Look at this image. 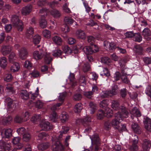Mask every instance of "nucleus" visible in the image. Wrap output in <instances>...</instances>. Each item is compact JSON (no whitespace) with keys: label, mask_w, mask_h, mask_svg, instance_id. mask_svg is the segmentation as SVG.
<instances>
[{"label":"nucleus","mask_w":151,"mask_h":151,"mask_svg":"<svg viewBox=\"0 0 151 151\" xmlns=\"http://www.w3.org/2000/svg\"><path fill=\"white\" fill-rule=\"evenodd\" d=\"M122 113L117 112L115 114V119H113L111 122L112 126L115 129H119L120 122L123 120V117L126 118L128 116L129 113L125 107H122Z\"/></svg>","instance_id":"f257e3e1"},{"label":"nucleus","mask_w":151,"mask_h":151,"mask_svg":"<svg viewBox=\"0 0 151 151\" xmlns=\"http://www.w3.org/2000/svg\"><path fill=\"white\" fill-rule=\"evenodd\" d=\"M33 56L36 60L40 59L44 56L45 63L47 64L49 63L52 60L49 54L42 49H40L39 51H35L33 53Z\"/></svg>","instance_id":"f03ea898"},{"label":"nucleus","mask_w":151,"mask_h":151,"mask_svg":"<svg viewBox=\"0 0 151 151\" xmlns=\"http://www.w3.org/2000/svg\"><path fill=\"white\" fill-rule=\"evenodd\" d=\"M11 20L12 24L17 28L19 31H21L23 30V24L22 21L19 19L18 16L15 15L12 16Z\"/></svg>","instance_id":"7ed1b4c3"},{"label":"nucleus","mask_w":151,"mask_h":151,"mask_svg":"<svg viewBox=\"0 0 151 151\" xmlns=\"http://www.w3.org/2000/svg\"><path fill=\"white\" fill-rule=\"evenodd\" d=\"M89 136L92 144V146L90 147L91 149L92 150L94 146L95 149V151H97L98 149V146L100 143V139L99 135L97 134H95L93 135Z\"/></svg>","instance_id":"20e7f679"},{"label":"nucleus","mask_w":151,"mask_h":151,"mask_svg":"<svg viewBox=\"0 0 151 151\" xmlns=\"http://www.w3.org/2000/svg\"><path fill=\"white\" fill-rule=\"evenodd\" d=\"M53 144L52 150V151H63L64 148L59 140L56 141L54 138L52 139Z\"/></svg>","instance_id":"39448f33"},{"label":"nucleus","mask_w":151,"mask_h":151,"mask_svg":"<svg viewBox=\"0 0 151 151\" xmlns=\"http://www.w3.org/2000/svg\"><path fill=\"white\" fill-rule=\"evenodd\" d=\"M40 126L43 130H49L52 128L51 124L45 120L41 121L40 124Z\"/></svg>","instance_id":"423d86ee"},{"label":"nucleus","mask_w":151,"mask_h":151,"mask_svg":"<svg viewBox=\"0 0 151 151\" xmlns=\"http://www.w3.org/2000/svg\"><path fill=\"white\" fill-rule=\"evenodd\" d=\"M111 107L115 110L118 111L120 110L121 112L120 111L119 112H120V114H121L122 112V107H124V106H120L119 103L118 101L113 100L111 102ZM124 107H125L124 106Z\"/></svg>","instance_id":"0eeeda50"},{"label":"nucleus","mask_w":151,"mask_h":151,"mask_svg":"<svg viewBox=\"0 0 151 151\" xmlns=\"http://www.w3.org/2000/svg\"><path fill=\"white\" fill-rule=\"evenodd\" d=\"M134 137V139L133 140V144L129 147V149L130 151H137L138 149V147L136 145L138 142V137L135 134Z\"/></svg>","instance_id":"6e6552de"},{"label":"nucleus","mask_w":151,"mask_h":151,"mask_svg":"<svg viewBox=\"0 0 151 151\" xmlns=\"http://www.w3.org/2000/svg\"><path fill=\"white\" fill-rule=\"evenodd\" d=\"M11 143H6L3 141H0V151L2 149L4 151H9L10 149Z\"/></svg>","instance_id":"1a4fd4ad"},{"label":"nucleus","mask_w":151,"mask_h":151,"mask_svg":"<svg viewBox=\"0 0 151 151\" xmlns=\"http://www.w3.org/2000/svg\"><path fill=\"white\" fill-rule=\"evenodd\" d=\"M12 47L10 45H3L1 47V51L2 55L6 56L12 51Z\"/></svg>","instance_id":"9d476101"},{"label":"nucleus","mask_w":151,"mask_h":151,"mask_svg":"<svg viewBox=\"0 0 151 151\" xmlns=\"http://www.w3.org/2000/svg\"><path fill=\"white\" fill-rule=\"evenodd\" d=\"M142 35L144 39L147 41L150 40L151 38L149 37L151 36V31L148 28H145L142 32Z\"/></svg>","instance_id":"9b49d317"},{"label":"nucleus","mask_w":151,"mask_h":151,"mask_svg":"<svg viewBox=\"0 0 151 151\" xmlns=\"http://www.w3.org/2000/svg\"><path fill=\"white\" fill-rule=\"evenodd\" d=\"M63 130L62 131H60L58 133V135L56 136L55 137H53V139L54 138L56 141L59 140V141H60V139L62 138L63 136V134L67 133L69 129V128L68 127H63Z\"/></svg>","instance_id":"f8f14e48"},{"label":"nucleus","mask_w":151,"mask_h":151,"mask_svg":"<svg viewBox=\"0 0 151 151\" xmlns=\"http://www.w3.org/2000/svg\"><path fill=\"white\" fill-rule=\"evenodd\" d=\"M75 36L79 39L85 40L86 37V34L81 29H78L76 31Z\"/></svg>","instance_id":"ddd939ff"},{"label":"nucleus","mask_w":151,"mask_h":151,"mask_svg":"<svg viewBox=\"0 0 151 151\" xmlns=\"http://www.w3.org/2000/svg\"><path fill=\"white\" fill-rule=\"evenodd\" d=\"M104 45L105 47L110 50H113L116 48V45L113 42H110L105 41L104 42Z\"/></svg>","instance_id":"4468645a"},{"label":"nucleus","mask_w":151,"mask_h":151,"mask_svg":"<svg viewBox=\"0 0 151 151\" xmlns=\"http://www.w3.org/2000/svg\"><path fill=\"white\" fill-rule=\"evenodd\" d=\"M32 6L30 4H29L23 7L22 9L21 12L22 14L24 15L29 14L31 12Z\"/></svg>","instance_id":"2eb2a0df"},{"label":"nucleus","mask_w":151,"mask_h":151,"mask_svg":"<svg viewBox=\"0 0 151 151\" xmlns=\"http://www.w3.org/2000/svg\"><path fill=\"white\" fill-rule=\"evenodd\" d=\"M52 40L54 44L58 46L62 45L63 40L62 38L58 35H55L52 38Z\"/></svg>","instance_id":"dca6fc26"},{"label":"nucleus","mask_w":151,"mask_h":151,"mask_svg":"<svg viewBox=\"0 0 151 151\" xmlns=\"http://www.w3.org/2000/svg\"><path fill=\"white\" fill-rule=\"evenodd\" d=\"M19 55L22 59H25L27 58L28 53L27 49L25 48H22L19 51Z\"/></svg>","instance_id":"f3484780"},{"label":"nucleus","mask_w":151,"mask_h":151,"mask_svg":"<svg viewBox=\"0 0 151 151\" xmlns=\"http://www.w3.org/2000/svg\"><path fill=\"white\" fill-rule=\"evenodd\" d=\"M150 141L145 139L142 145V148L143 151H149L150 147Z\"/></svg>","instance_id":"a211bd4d"},{"label":"nucleus","mask_w":151,"mask_h":151,"mask_svg":"<svg viewBox=\"0 0 151 151\" xmlns=\"http://www.w3.org/2000/svg\"><path fill=\"white\" fill-rule=\"evenodd\" d=\"M20 96L23 100H27L29 98V93L27 90H22L20 92Z\"/></svg>","instance_id":"6ab92c4d"},{"label":"nucleus","mask_w":151,"mask_h":151,"mask_svg":"<svg viewBox=\"0 0 151 151\" xmlns=\"http://www.w3.org/2000/svg\"><path fill=\"white\" fill-rule=\"evenodd\" d=\"M145 127L148 131L151 132V119L146 118L144 121Z\"/></svg>","instance_id":"aec40b11"},{"label":"nucleus","mask_w":151,"mask_h":151,"mask_svg":"<svg viewBox=\"0 0 151 151\" xmlns=\"http://www.w3.org/2000/svg\"><path fill=\"white\" fill-rule=\"evenodd\" d=\"M34 29L32 27H29L27 28L26 32V36L28 39L32 38L34 33Z\"/></svg>","instance_id":"412c9836"},{"label":"nucleus","mask_w":151,"mask_h":151,"mask_svg":"<svg viewBox=\"0 0 151 151\" xmlns=\"http://www.w3.org/2000/svg\"><path fill=\"white\" fill-rule=\"evenodd\" d=\"M12 130L11 129H7L5 130L4 132H1V134L3 137L8 138L12 136Z\"/></svg>","instance_id":"4be33fe9"},{"label":"nucleus","mask_w":151,"mask_h":151,"mask_svg":"<svg viewBox=\"0 0 151 151\" xmlns=\"http://www.w3.org/2000/svg\"><path fill=\"white\" fill-rule=\"evenodd\" d=\"M91 118L87 117L84 119H78L77 120V122H81V123L83 124L84 126H88L91 122Z\"/></svg>","instance_id":"5701e85b"},{"label":"nucleus","mask_w":151,"mask_h":151,"mask_svg":"<svg viewBox=\"0 0 151 151\" xmlns=\"http://www.w3.org/2000/svg\"><path fill=\"white\" fill-rule=\"evenodd\" d=\"M89 106L90 113L92 114H93L97 109L96 104L93 102L90 101L89 103Z\"/></svg>","instance_id":"b1692460"},{"label":"nucleus","mask_w":151,"mask_h":151,"mask_svg":"<svg viewBox=\"0 0 151 151\" xmlns=\"http://www.w3.org/2000/svg\"><path fill=\"white\" fill-rule=\"evenodd\" d=\"M12 63L13 65L11 66L10 68V71L13 72L18 71L20 68V66L19 63L17 62Z\"/></svg>","instance_id":"393cba45"},{"label":"nucleus","mask_w":151,"mask_h":151,"mask_svg":"<svg viewBox=\"0 0 151 151\" xmlns=\"http://www.w3.org/2000/svg\"><path fill=\"white\" fill-rule=\"evenodd\" d=\"M12 120V118L10 116L4 117L2 119V122L3 124L7 125L10 124Z\"/></svg>","instance_id":"a878e982"},{"label":"nucleus","mask_w":151,"mask_h":151,"mask_svg":"<svg viewBox=\"0 0 151 151\" xmlns=\"http://www.w3.org/2000/svg\"><path fill=\"white\" fill-rule=\"evenodd\" d=\"M60 118L62 122H65L68 120L69 116L66 112H63L60 115Z\"/></svg>","instance_id":"bb28decb"},{"label":"nucleus","mask_w":151,"mask_h":151,"mask_svg":"<svg viewBox=\"0 0 151 151\" xmlns=\"http://www.w3.org/2000/svg\"><path fill=\"white\" fill-rule=\"evenodd\" d=\"M16 57L15 53L12 52L9 55L8 60L9 63H14L16 62Z\"/></svg>","instance_id":"cd10ccee"},{"label":"nucleus","mask_w":151,"mask_h":151,"mask_svg":"<svg viewBox=\"0 0 151 151\" xmlns=\"http://www.w3.org/2000/svg\"><path fill=\"white\" fill-rule=\"evenodd\" d=\"M105 116L107 118L111 117L113 115V111L110 108L106 107L105 109Z\"/></svg>","instance_id":"c85d7f7f"},{"label":"nucleus","mask_w":151,"mask_h":151,"mask_svg":"<svg viewBox=\"0 0 151 151\" xmlns=\"http://www.w3.org/2000/svg\"><path fill=\"white\" fill-rule=\"evenodd\" d=\"M132 128L135 133L139 134L140 133V127L137 124L133 123L132 125Z\"/></svg>","instance_id":"c756f323"},{"label":"nucleus","mask_w":151,"mask_h":151,"mask_svg":"<svg viewBox=\"0 0 151 151\" xmlns=\"http://www.w3.org/2000/svg\"><path fill=\"white\" fill-rule=\"evenodd\" d=\"M7 64V59L6 57H3L0 58V65L1 67L4 69L6 66Z\"/></svg>","instance_id":"7c9ffc66"},{"label":"nucleus","mask_w":151,"mask_h":151,"mask_svg":"<svg viewBox=\"0 0 151 151\" xmlns=\"http://www.w3.org/2000/svg\"><path fill=\"white\" fill-rule=\"evenodd\" d=\"M130 113L133 116L136 117H139L141 116V114L139 111L135 107H134L132 109Z\"/></svg>","instance_id":"2f4dec72"},{"label":"nucleus","mask_w":151,"mask_h":151,"mask_svg":"<svg viewBox=\"0 0 151 151\" xmlns=\"http://www.w3.org/2000/svg\"><path fill=\"white\" fill-rule=\"evenodd\" d=\"M84 53L86 55L91 54L94 52L93 50L91 47L89 46H85L83 48Z\"/></svg>","instance_id":"473e14b6"},{"label":"nucleus","mask_w":151,"mask_h":151,"mask_svg":"<svg viewBox=\"0 0 151 151\" xmlns=\"http://www.w3.org/2000/svg\"><path fill=\"white\" fill-rule=\"evenodd\" d=\"M121 79L122 81L125 83L127 84L129 82V81L127 78V74L124 73L123 71H122Z\"/></svg>","instance_id":"72a5a7b5"},{"label":"nucleus","mask_w":151,"mask_h":151,"mask_svg":"<svg viewBox=\"0 0 151 151\" xmlns=\"http://www.w3.org/2000/svg\"><path fill=\"white\" fill-rule=\"evenodd\" d=\"M119 91V88L117 85H114L112 87V89L111 91V93L112 96L116 95Z\"/></svg>","instance_id":"f704fd0d"},{"label":"nucleus","mask_w":151,"mask_h":151,"mask_svg":"<svg viewBox=\"0 0 151 151\" xmlns=\"http://www.w3.org/2000/svg\"><path fill=\"white\" fill-rule=\"evenodd\" d=\"M82 109V104L81 103H78L75 105L74 111L76 113L80 112Z\"/></svg>","instance_id":"c9c22d12"},{"label":"nucleus","mask_w":151,"mask_h":151,"mask_svg":"<svg viewBox=\"0 0 151 151\" xmlns=\"http://www.w3.org/2000/svg\"><path fill=\"white\" fill-rule=\"evenodd\" d=\"M64 21L66 24L71 25L75 22L74 20L69 17H65L64 19Z\"/></svg>","instance_id":"e433bc0d"},{"label":"nucleus","mask_w":151,"mask_h":151,"mask_svg":"<svg viewBox=\"0 0 151 151\" xmlns=\"http://www.w3.org/2000/svg\"><path fill=\"white\" fill-rule=\"evenodd\" d=\"M50 144L48 143H43L38 145V147L40 150H44L49 147Z\"/></svg>","instance_id":"4c0bfd02"},{"label":"nucleus","mask_w":151,"mask_h":151,"mask_svg":"<svg viewBox=\"0 0 151 151\" xmlns=\"http://www.w3.org/2000/svg\"><path fill=\"white\" fill-rule=\"evenodd\" d=\"M50 118L52 122H56L58 117V116L55 111H53L51 113L50 116Z\"/></svg>","instance_id":"58836bf2"},{"label":"nucleus","mask_w":151,"mask_h":151,"mask_svg":"<svg viewBox=\"0 0 151 151\" xmlns=\"http://www.w3.org/2000/svg\"><path fill=\"white\" fill-rule=\"evenodd\" d=\"M75 79L74 75L73 73H70L69 76V79L71 82H72V87H74L77 85L76 82L74 81Z\"/></svg>","instance_id":"ea45409f"},{"label":"nucleus","mask_w":151,"mask_h":151,"mask_svg":"<svg viewBox=\"0 0 151 151\" xmlns=\"http://www.w3.org/2000/svg\"><path fill=\"white\" fill-rule=\"evenodd\" d=\"M48 135L44 132L40 133L38 136V139L40 140H45L46 137H48Z\"/></svg>","instance_id":"a19ab883"},{"label":"nucleus","mask_w":151,"mask_h":151,"mask_svg":"<svg viewBox=\"0 0 151 151\" xmlns=\"http://www.w3.org/2000/svg\"><path fill=\"white\" fill-rule=\"evenodd\" d=\"M101 62L106 64L108 65H109L110 64L111 60L107 57H102L101 59Z\"/></svg>","instance_id":"79ce46f5"},{"label":"nucleus","mask_w":151,"mask_h":151,"mask_svg":"<svg viewBox=\"0 0 151 151\" xmlns=\"http://www.w3.org/2000/svg\"><path fill=\"white\" fill-rule=\"evenodd\" d=\"M135 39L134 40L137 42H140L142 40V37L140 34L139 32L135 33L134 36Z\"/></svg>","instance_id":"37998d69"},{"label":"nucleus","mask_w":151,"mask_h":151,"mask_svg":"<svg viewBox=\"0 0 151 151\" xmlns=\"http://www.w3.org/2000/svg\"><path fill=\"white\" fill-rule=\"evenodd\" d=\"M31 138V136L30 134L26 132L23 134L22 139L24 141L27 142L30 140Z\"/></svg>","instance_id":"c03bdc74"},{"label":"nucleus","mask_w":151,"mask_h":151,"mask_svg":"<svg viewBox=\"0 0 151 151\" xmlns=\"http://www.w3.org/2000/svg\"><path fill=\"white\" fill-rule=\"evenodd\" d=\"M51 14L55 17L58 18L60 16V14L58 10L55 9H53L51 11Z\"/></svg>","instance_id":"a18cd8bd"},{"label":"nucleus","mask_w":151,"mask_h":151,"mask_svg":"<svg viewBox=\"0 0 151 151\" xmlns=\"http://www.w3.org/2000/svg\"><path fill=\"white\" fill-rule=\"evenodd\" d=\"M79 83L81 86H84L86 84V81L84 76H81L79 79Z\"/></svg>","instance_id":"49530a36"},{"label":"nucleus","mask_w":151,"mask_h":151,"mask_svg":"<svg viewBox=\"0 0 151 151\" xmlns=\"http://www.w3.org/2000/svg\"><path fill=\"white\" fill-rule=\"evenodd\" d=\"M105 116V114L103 110L101 109H99L98 111L97 115V118L99 119H103Z\"/></svg>","instance_id":"de8ad7c7"},{"label":"nucleus","mask_w":151,"mask_h":151,"mask_svg":"<svg viewBox=\"0 0 151 151\" xmlns=\"http://www.w3.org/2000/svg\"><path fill=\"white\" fill-rule=\"evenodd\" d=\"M44 104V103L42 101L38 100L35 103V106L36 108L40 109L42 108Z\"/></svg>","instance_id":"09e8293b"},{"label":"nucleus","mask_w":151,"mask_h":151,"mask_svg":"<svg viewBox=\"0 0 151 151\" xmlns=\"http://www.w3.org/2000/svg\"><path fill=\"white\" fill-rule=\"evenodd\" d=\"M62 49L64 52L66 54H70L71 52V50L68 46H63L62 47Z\"/></svg>","instance_id":"8fccbe9b"},{"label":"nucleus","mask_w":151,"mask_h":151,"mask_svg":"<svg viewBox=\"0 0 151 151\" xmlns=\"http://www.w3.org/2000/svg\"><path fill=\"white\" fill-rule=\"evenodd\" d=\"M41 39L40 36L38 35H37L34 36L33 38V42L35 44H37L40 42Z\"/></svg>","instance_id":"3c124183"},{"label":"nucleus","mask_w":151,"mask_h":151,"mask_svg":"<svg viewBox=\"0 0 151 151\" xmlns=\"http://www.w3.org/2000/svg\"><path fill=\"white\" fill-rule=\"evenodd\" d=\"M83 2V4L85 8L86 11L88 13L91 10V8L89 6L87 2L84 0H82Z\"/></svg>","instance_id":"603ef678"},{"label":"nucleus","mask_w":151,"mask_h":151,"mask_svg":"<svg viewBox=\"0 0 151 151\" xmlns=\"http://www.w3.org/2000/svg\"><path fill=\"white\" fill-rule=\"evenodd\" d=\"M66 93L65 92L61 93L58 97V100L60 101L62 104L63 103V101L66 96Z\"/></svg>","instance_id":"864d4df0"},{"label":"nucleus","mask_w":151,"mask_h":151,"mask_svg":"<svg viewBox=\"0 0 151 151\" xmlns=\"http://www.w3.org/2000/svg\"><path fill=\"white\" fill-rule=\"evenodd\" d=\"M134 49V51L138 54H140L142 53V47L139 45L135 46Z\"/></svg>","instance_id":"5fc2aeb1"},{"label":"nucleus","mask_w":151,"mask_h":151,"mask_svg":"<svg viewBox=\"0 0 151 151\" xmlns=\"http://www.w3.org/2000/svg\"><path fill=\"white\" fill-rule=\"evenodd\" d=\"M90 68V66L88 62H86L84 63L83 65L82 70L84 72H86L88 71Z\"/></svg>","instance_id":"6e6d98bb"},{"label":"nucleus","mask_w":151,"mask_h":151,"mask_svg":"<svg viewBox=\"0 0 151 151\" xmlns=\"http://www.w3.org/2000/svg\"><path fill=\"white\" fill-rule=\"evenodd\" d=\"M40 119V115H35L32 117L31 120L32 122L36 123L37 122L39 121Z\"/></svg>","instance_id":"4d7b16f0"},{"label":"nucleus","mask_w":151,"mask_h":151,"mask_svg":"<svg viewBox=\"0 0 151 151\" xmlns=\"http://www.w3.org/2000/svg\"><path fill=\"white\" fill-rule=\"evenodd\" d=\"M111 122L109 120H107L105 122L104 124V128L106 130H109L111 128Z\"/></svg>","instance_id":"13d9d810"},{"label":"nucleus","mask_w":151,"mask_h":151,"mask_svg":"<svg viewBox=\"0 0 151 151\" xmlns=\"http://www.w3.org/2000/svg\"><path fill=\"white\" fill-rule=\"evenodd\" d=\"M39 89L37 87L35 93H32V92H29V94H31L30 97L32 99L34 100L39 95Z\"/></svg>","instance_id":"bf43d9fd"},{"label":"nucleus","mask_w":151,"mask_h":151,"mask_svg":"<svg viewBox=\"0 0 151 151\" xmlns=\"http://www.w3.org/2000/svg\"><path fill=\"white\" fill-rule=\"evenodd\" d=\"M24 122L27 121L29 119V114L28 111H26L23 114L22 116Z\"/></svg>","instance_id":"052dcab7"},{"label":"nucleus","mask_w":151,"mask_h":151,"mask_svg":"<svg viewBox=\"0 0 151 151\" xmlns=\"http://www.w3.org/2000/svg\"><path fill=\"white\" fill-rule=\"evenodd\" d=\"M48 10L45 9L43 8L40 10L39 12L40 15L41 17H45L47 15Z\"/></svg>","instance_id":"680f3d73"},{"label":"nucleus","mask_w":151,"mask_h":151,"mask_svg":"<svg viewBox=\"0 0 151 151\" xmlns=\"http://www.w3.org/2000/svg\"><path fill=\"white\" fill-rule=\"evenodd\" d=\"M108 104V101L107 100H104L100 102L99 106L101 108H103L107 106Z\"/></svg>","instance_id":"e2e57ef3"},{"label":"nucleus","mask_w":151,"mask_h":151,"mask_svg":"<svg viewBox=\"0 0 151 151\" xmlns=\"http://www.w3.org/2000/svg\"><path fill=\"white\" fill-rule=\"evenodd\" d=\"M42 34L43 36L47 38H49L51 36L50 32L47 29L44 30L42 31Z\"/></svg>","instance_id":"0e129e2a"},{"label":"nucleus","mask_w":151,"mask_h":151,"mask_svg":"<svg viewBox=\"0 0 151 151\" xmlns=\"http://www.w3.org/2000/svg\"><path fill=\"white\" fill-rule=\"evenodd\" d=\"M14 121L18 123H21L22 122H24L23 121V119L22 118V116L19 115H17L14 119Z\"/></svg>","instance_id":"69168bd1"},{"label":"nucleus","mask_w":151,"mask_h":151,"mask_svg":"<svg viewBox=\"0 0 151 151\" xmlns=\"http://www.w3.org/2000/svg\"><path fill=\"white\" fill-rule=\"evenodd\" d=\"M82 98V96L80 93H76L73 96V99L75 101H79Z\"/></svg>","instance_id":"338daca9"},{"label":"nucleus","mask_w":151,"mask_h":151,"mask_svg":"<svg viewBox=\"0 0 151 151\" xmlns=\"http://www.w3.org/2000/svg\"><path fill=\"white\" fill-rule=\"evenodd\" d=\"M17 132L19 135H23L26 132L25 129L23 127L18 128L17 130Z\"/></svg>","instance_id":"774afa93"}]
</instances>
